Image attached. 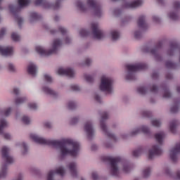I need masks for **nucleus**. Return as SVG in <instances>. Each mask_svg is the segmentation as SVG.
Returning a JSON list of instances; mask_svg holds the SVG:
<instances>
[{
    "mask_svg": "<svg viewBox=\"0 0 180 180\" xmlns=\"http://www.w3.org/2000/svg\"><path fill=\"white\" fill-rule=\"evenodd\" d=\"M95 99H96V101H97V102H99V103H101V96H99V95L96 94Z\"/></svg>",
    "mask_w": 180,
    "mask_h": 180,
    "instance_id": "nucleus-58",
    "label": "nucleus"
},
{
    "mask_svg": "<svg viewBox=\"0 0 180 180\" xmlns=\"http://www.w3.org/2000/svg\"><path fill=\"white\" fill-rule=\"evenodd\" d=\"M134 37L136 39H140L141 37V34L139 32H136L134 34Z\"/></svg>",
    "mask_w": 180,
    "mask_h": 180,
    "instance_id": "nucleus-55",
    "label": "nucleus"
},
{
    "mask_svg": "<svg viewBox=\"0 0 180 180\" xmlns=\"http://www.w3.org/2000/svg\"><path fill=\"white\" fill-rule=\"evenodd\" d=\"M43 91L44 92H45L46 94H48L49 95H53L54 96H56V95H57V93H56V91L51 90V89L49 88V87H43Z\"/></svg>",
    "mask_w": 180,
    "mask_h": 180,
    "instance_id": "nucleus-27",
    "label": "nucleus"
},
{
    "mask_svg": "<svg viewBox=\"0 0 180 180\" xmlns=\"http://www.w3.org/2000/svg\"><path fill=\"white\" fill-rule=\"evenodd\" d=\"M58 74H59V75H67L68 77L72 78L75 74V72H74V70L71 68H59L58 70Z\"/></svg>",
    "mask_w": 180,
    "mask_h": 180,
    "instance_id": "nucleus-14",
    "label": "nucleus"
},
{
    "mask_svg": "<svg viewBox=\"0 0 180 180\" xmlns=\"http://www.w3.org/2000/svg\"><path fill=\"white\" fill-rule=\"evenodd\" d=\"M146 133V134H150V129L147 127H142L141 129H136L134 131H133L131 134V136H136V134H139L141 131Z\"/></svg>",
    "mask_w": 180,
    "mask_h": 180,
    "instance_id": "nucleus-20",
    "label": "nucleus"
},
{
    "mask_svg": "<svg viewBox=\"0 0 180 180\" xmlns=\"http://www.w3.org/2000/svg\"><path fill=\"white\" fill-rule=\"evenodd\" d=\"M92 179L94 180H98L99 179V176H98V174H96V172H93L92 173Z\"/></svg>",
    "mask_w": 180,
    "mask_h": 180,
    "instance_id": "nucleus-51",
    "label": "nucleus"
},
{
    "mask_svg": "<svg viewBox=\"0 0 180 180\" xmlns=\"http://www.w3.org/2000/svg\"><path fill=\"white\" fill-rule=\"evenodd\" d=\"M142 153H143V149L140 148L136 150H134L132 154L134 157H139V155H141Z\"/></svg>",
    "mask_w": 180,
    "mask_h": 180,
    "instance_id": "nucleus-31",
    "label": "nucleus"
},
{
    "mask_svg": "<svg viewBox=\"0 0 180 180\" xmlns=\"http://www.w3.org/2000/svg\"><path fill=\"white\" fill-rule=\"evenodd\" d=\"M87 5L92 8L93 9V15L94 16H101L102 15V9L101 8V6L96 4L95 0H87Z\"/></svg>",
    "mask_w": 180,
    "mask_h": 180,
    "instance_id": "nucleus-8",
    "label": "nucleus"
},
{
    "mask_svg": "<svg viewBox=\"0 0 180 180\" xmlns=\"http://www.w3.org/2000/svg\"><path fill=\"white\" fill-rule=\"evenodd\" d=\"M85 78L88 82H94V77H92L91 76L86 75Z\"/></svg>",
    "mask_w": 180,
    "mask_h": 180,
    "instance_id": "nucleus-49",
    "label": "nucleus"
},
{
    "mask_svg": "<svg viewBox=\"0 0 180 180\" xmlns=\"http://www.w3.org/2000/svg\"><path fill=\"white\" fill-rule=\"evenodd\" d=\"M22 122L25 124H29V123H30V119L29 118V117L24 116L22 117Z\"/></svg>",
    "mask_w": 180,
    "mask_h": 180,
    "instance_id": "nucleus-45",
    "label": "nucleus"
},
{
    "mask_svg": "<svg viewBox=\"0 0 180 180\" xmlns=\"http://www.w3.org/2000/svg\"><path fill=\"white\" fill-rule=\"evenodd\" d=\"M167 68H176V65H175V63L171 62V61H167L166 62L165 64Z\"/></svg>",
    "mask_w": 180,
    "mask_h": 180,
    "instance_id": "nucleus-32",
    "label": "nucleus"
},
{
    "mask_svg": "<svg viewBox=\"0 0 180 180\" xmlns=\"http://www.w3.org/2000/svg\"><path fill=\"white\" fill-rule=\"evenodd\" d=\"M162 154V150L158 146L155 145L152 147V149L149 150V160H152L155 155H161Z\"/></svg>",
    "mask_w": 180,
    "mask_h": 180,
    "instance_id": "nucleus-13",
    "label": "nucleus"
},
{
    "mask_svg": "<svg viewBox=\"0 0 180 180\" xmlns=\"http://www.w3.org/2000/svg\"><path fill=\"white\" fill-rule=\"evenodd\" d=\"M91 32L94 39L101 40L103 37V32L99 29L98 23H91Z\"/></svg>",
    "mask_w": 180,
    "mask_h": 180,
    "instance_id": "nucleus-9",
    "label": "nucleus"
},
{
    "mask_svg": "<svg viewBox=\"0 0 180 180\" xmlns=\"http://www.w3.org/2000/svg\"><path fill=\"white\" fill-rule=\"evenodd\" d=\"M162 46V42L159 41L156 45V48L151 50V53L155 55V58L158 61H161V56H160V55L157 53V50H158V49H161Z\"/></svg>",
    "mask_w": 180,
    "mask_h": 180,
    "instance_id": "nucleus-18",
    "label": "nucleus"
},
{
    "mask_svg": "<svg viewBox=\"0 0 180 180\" xmlns=\"http://www.w3.org/2000/svg\"><path fill=\"white\" fill-rule=\"evenodd\" d=\"M138 92L141 95H145V94L147 92V90L146 89V87L141 86L138 88Z\"/></svg>",
    "mask_w": 180,
    "mask_h": 180,
    "instance_id": "nucleus-37",
    "label": "nucleus"
},
{
    "mask_svg": "<svg viewBox=\"0 0 180 180\" xmlns=\"http://www.w3.org/2000/svg\"><path fill=\"white\" fill-rule=\"evenodd\" d=\"M8 68H9L10 71H15V68L13 67V65H12V64H10L8 65Z\"/></svg>",
    "mask_w": 180,
    "mask_h": 180,
    "instance_id": "nucleus-62",
    "label": "nucleus"
},
{
    "mask_svg": "<svg viewBox=\"0 0 180 180\" xmlns=\"http://www.w3.org/2000/svg\"><path fill=\"white\" fill-rule=\"evenodd\" d=\"M6 32V30L5 28H2L0 31V39H2L4 36H5V32Z\"/></svg>",
    "mask_w": 180,
    "mask_h": 180,
    "instance_id": "nucleus-50",
    "label": "nucleus"
},
{
    "mask_svg": "<svg viewBox=\"0 0 180 180\" xmlns=\"http://www.w3.org/2000/svg\"><path fill=\"white\" fill-rule=\"evenodd\" d=\"M68 106L69 109L72 110V109H75V108H77V104H75V103H74L72 101H70L68 103Z\"/></svg>",
    "mask_w": 180,
    "mask_h": 180,
    "instance_id": "nucleus-41",
    "label": "nucleus"
},
{
    "mask_svg": "<svg viewBox=\"0 0 180 180\" xmlns=\"http://www.w3.org/2000/svg\"><path fill=\"white\" fill-rule=\"evenodd\" d=\"M2 158L5 160L7 164H12L13 162V158L9 155V148L7 147H3L1 150Z\"/></svg>",
    "mask_w": 180,
    "mask_h": 180,
    "instance_id": "nucleus-11",
    "label": "nucleus"
},
{
    "mask_svg": "<svg viewBox=\"0 0 180 180\" xmlns=\"http://www.w3.org/2000/svg\"><path fill=\"white\" fill-rule=\"evenodd\" d=\"M26 101L25 98H18L15 99V103L16 105H20V103H23Z\"/></svg>",
    "mask_w": 180,
    "mask_h": 180,
    "instance_id": "nucleus-38",
    "label": "nucleus"
},
{
    "mask_svg": "<svg viewBox=\"0 0 180 180\" xmlns=\"http://www.w3.org/2000/svg\"><path fill=\"white\" fill-rule=\"evenodd\" d=\"M77 6L80 9V11H82V12H85V11H86V8H85V6H84V4H82V2L80 1L77 2Z\"/></svg>",
    "mask_w": 180,
    "mask_h": 180,
    "instance_id": "nucleus-29",
    "label": "nucleus"
},
{
    "mask_svg": "<svg viewBox=\"0 0 180 180\" xmlns=\"http://www.w3.org/2000/svg\"><path fill=\"white\" fill-rule=\"evenodd\" d=\"M35 5H43V6H44L46 9L50 8H53V9H58V8H60V1H58L55 5H51L46 0H36Z\"/></svg>",
    "mask_w": 180,
    "mask_h": 180,
    "instance_id": "nucleus-10",
    "label": "nucleus"
},
{
    "mask_svg": "<svg viewBox=\"0 0 180 180\" xmlns=\"http://www.w3.org/2000/svg\"><path fill=\"white\" fill-rule=\"evenodd\" d=\"M155 139L157 140L159 144H162V141L165 137V134L164 132H160L155 135Z\"/></svg>",
    "mask_w": 180,
    "mask_h": 180,
    "instance_id": "nucleus-23",
    "label": "nucleus"
},
{
    "mask_svg": "<svg viewBox=\"0 0 180 180\" xmlns=\"http://www.w3.org/2000/svg\"><path fill=\"white\" fill-rule=\"evenodd\" d=\"M68 168H69V171L73 177H77L78 175V172H77V163L75 162H70L68 165Z\"/></svg>",
    "mask_w": 180,
    "mask_h": 180,
    "instance_id": "nucleus-17",
    "label": "nucleus"
},
{
    "mask_svg": "<svg viewBox=\"0 0 180 180\" xmlns=\"http://www.w3.org/2000/svg\"><path fill=\"white\" fill-rule=\"evenodd\" d=\"M143 1L141 0H137L132 3H127L124 5L125 8H137L142 5Z\"/></svg>",
    "mask_w": 180,
    "mask_h": 180,
    "instance_id": "nucleus-21",
    "label": "nucleus"
},
{
    "mask_svg": "<svg viewBox=\"0 0 180 180\" xmlns=\"http://www.w3.org/2000/svg\"><path fill=\"white\" fill-rule=\"evenodd\" d=\"M142 115L143 117H151V112H147V111H143L142 112Z\"/></svg>",
    "mask_w": 180,
    "mask_h": 180,
    "instance_id": "nucleus-47",
    "label": "nucleus"
},
{
    "mask_svg": "<svg viewBox=\"0 0 180 180\" xmlns=\"http://www.w3.org/2000/svg\"><path fill=\"white\" fill-rule=\"evenodd\" d=\"M55 174H58V175H60V176H64L65 169H64V167H59L55 171L49 172L48 174L47 180H53V176H54Z\"/></svg>",
    "mask_w": 180,
    "mask_h": 180,
    "instance_id": "nucleus-12",
    "label": "nucleus"
},
{
    "mask_svg": "<svg viewBox=\"0 0 180 180\" xmlns=\"http://www.w3.org/2000/svg\"><path fill=\"white\" fill-rule=\"evenodd\" d=\"M150 91L151 92H158V86H157V85L155 84H153L151 86H150Z\"/></svg>",
    "mask_w": 180,
    "mask_h": 180,
    "instance_id": "nucleus-43",
    "label": "nucleus"
},
{
    "mask_svg": "<svg viewBox=\"0 0 180 180\" xmlns=\"http://www.w3.org/2000/svg\"><path fill=\"white\" fill-rule=\"evenodd\" d=\"M59 32H60L62 34H65V33H67V30L62 27H59Z\"/></svg>",
    "mask_w": 180,
    "mask_h": 180,
    "instance_id": "nucleus-54",
    "label": "nucleus"
},
{
    "mask_svg": "<svg viewBox=\"0 0 180 180\" xmlns=\"http://www.w3.org/2000/svg\"><path fill=\"white\" fill-rule=\"evenodd\" d=\"M169 18H170V19H172V20H176V19H178V15H176V13H170L169 14Z\"/></svg>",
    "mask_w": 180,
    "mask_h": 180,
    "instance_id": "nucleus-39",
    "label": "nucleus"
},
{
    "mask_svg": "<svg viewBox=\"0 0 180 180\" xmlns=\"http://www.w3.org/2000/svg\"><path fill=\"white\" fill-rule=\"evenodd\" d=\"M152 125L155 126V127H160L161 126V122L158 120H153L151 121Z\"/></svg>",
    "mask_w": 180,
    "mask_h": 180,
    "instance_id": "nucleus-34",
    "label": "nucleus"
},
{
    "mask_svg": "<svg viewBox=\"0 0 180 180\" xmlns=\"http://www.w3.org/2000/svg\"><path fill=\"white\" fill-rule=\"evenodd\" d=\"M111 35L112 40H117L119 39V32H117V31H112Z\"/></svg>",
    "mask_w": 180,
    "mask_h": 180,
    "instance_id": "nucleus-33",
    "label": "nucleus"
},
{
    "mask_svg": "<svg viewBox=\"0 0 180 180\" xmlns=\"http://www.w3.org/2000/svg\"><path fill=\"white\" fill-rule=\"evenodd\" d=\"M4 137L6 140H9L11 139V135H9V134H4Z\"/></svg>",
    "mask_w": 180,
    "mask_h": 180,
    "instance_id": "nucleus-59",
    "label": "nucleus"
},
{
    "mask_svg": "<svg viewBox=\"0 0 180 180\" xmlns=\"http://www.w3.org/2000/svg\"><path fill=\"white\" fill-rule=\"evenodd\" d=\"M173 6H174V11H178V9H179V8H180V3H179V1H175L173 4Z\"/></svg>",
    "mask_w": 180,
    "mask_h": 180,
    "instance_id": "nucleus-44",
    "label": "nucleus"
},
{
    "mask_svg": "<svg viewBox=\"0 0 180 180\" xmlns=\"http://www.w3.org/2000/svg\"><path fill=\"white\" fill-rule=\"evenodd\" d=\"M71 89H72V91H79V88L78 87V86H71Z\"/></svg>",
    "mask_w": 180,
    "mask_h": 180,
    "instance_id": "nucleus-57",
    "label": "nucleus"
},
{
    "mask_svg": "<svg viewBox=\"0 0 180 180\" xmlns=\"http://www.w3.org/2000/svg\"><path fill=\"white\" fill-rule=\"evenodd\" d=\"M178 124H179V123L176 120H173L170 122L169 129H170V131H172V133H176V126H178Z\"/></svg>",
    "mask_w": 180,
    "mask_h": 180,
    "instance_id": "nucleus-24",
    "label": "nucleus"
},
{
    "mask_svg": "<svg viewBox=\"0 0 180 180\" xmlns=\"http://www.w3.org/2000/svg\"><path fill=\"white\" fill-rule=\"evenodd\" d=\"M152 78H153V79H157V78H158V73L153 72L152 74Z\"/></svg>",
    "mask_w": 180,
    "mask_h": 180,
    "instance_id": "nucleus-56",
    "label": "nucleus"
},
{
    "mask_svg": "<svg viewBox=\"0 0 180 180\" xmlns=\"http://www.w3.org/2000/svg\"><path fill=\"white\" fill-rule=\"evenodd\" d=\"M166 78H167V79H172V75H171V74H169V73L167 74V75H166Z\"/></svg>",
    "mask_w": 180,
    "mask_h": 180,
    "instance_id": "nucleus-64",
    "label": "nucleus"
},
{
    "mask_svg": "<svg viewBox=\"0 0 180 180\" xmlns=\"http://www.w3.org/2000/svg\"><path fill=\"white\" fill-rule=\"evenodd\" d=\"M39 19V15L36 13H31V22H33V20H36Z\"/></svg>",
    "mask_w": 180,
    "mask_h": 180,
    "instance_id": "nucleus-42",
    "label": "nucleus"
},
{
    "mask_svg": "<svg viewBox=\"0 0 180 180\" xmlns=\"http://www.w3.org/2000/svg\"><path fill=\"white\" fill-rule=\"evenodd\" d=\"M30 139L39 143V144H45L46 146H53L55 148H60L61 152V157H65L68 154H70L72 157H75L79 149L78 143L71 139H64L62 141H50L40 138L34 134L30 135Z\"/></svg>",
    "mask_w": 180,
    "mask_h": 180,
    "instance_id": "nucleus-1",
    "label": "nucleus"
},
{
    "mask_svg": "<svg viewBox=\"0 0 180 180\" xmlns=\"http://www.w3.org/2000/svg\"><path fill=\"white\" fill-rule=\"evenodd\" d=\"M30 4V0H18V5L19 6H13V5L9 6V9L11 12L13 13V15H15V18L16 22H18V25L22 26V24L23 23V19L19 15H16L18 12H20L21 8H25V6H27Z\"/></svg>",
    "mask_w": 180,
    "mask_h": 180,
    "instance_id": "nucleus-2",
    "label": "nucleus"
},
{
    "mask_svg": "<svg viewBox=\"0 0 180 180\" xmlns=\"http://www.w3.org/2000/svg\"><path fill=\"white\" fill-rule=\"evenodd\" d=\"M29 106H30V109H37V105H36V104H29Z\"/></svg>",
    "mask_w": 180,
    "mask_h": 180,
    "instance_id": "nucleus-61",
    "label": "nucleus"
},
{
    "mask_svg": "<svg viewBox=\"0 0 180 180\" xmlns=\"http://www.w3.org/2000/svg\"><path fill=\"white\" fill-rule=\"evenodd\" d=\"M11 37L14 41H19L20 40V37L16 33H13Z\"/></svg>",
    "mask_w": 180,
    "mask_h": 180,
    "instance_id": "nucleus-35",
    "label": "nucleus"
},
{
    "mask_svg": "<svg viewBox=\"0 0 180 180\" xmlns=\"http://www.w3.org/2000/svg\"><path fill=\"white\" fill-rule=\"evenodd\" d=\"M61 46V41L60 39H55L53 42L52 49L49 51L44 50L41 46H37L36 50L37 53L41 54V56H51V54H56L58 48Z\"/></svg>",
    "mask_w": 180,
    "mask_h": 180,
    "instance_id": "nucleus-4",
    "label": "nucleus"
},
{
    "mask_svg": "<svg viewBox=\"0 0 180 180\" xmlns=\"http://www.w3.org/2000/svg\"><path fill=\"white\" fill-rule=\"evenodd\" d=\"M176 47H178V45L176 44V43L172 42L170 44V49L167 51L168 56H173L174 51L175 50V49H176Z\"/></svg>",
    "mask_w": 180,
    "mask_h": 180,
    "instance_id": "nucleus-25",
    "label": "nucleus"
},
{
    "mask_svg": "<svg viewBox=\"0 0 180 180\" xmlns=\"http://www.w3.org/2000/svg\"><path fill=\"white\" fill-rule=\"evenodd\" d=\"M126 68L128 71V74L126 76L127 79L129 81H134L136 79V76H134V73L136 71H140L141 70H146L147 68V65L144 63H137L136 65H127Z\"/></svg>",
    "mask_w": 180,
    "mask_h": 180,
    "instance_id": "nucleus-3",
    "label": "nucleus"
},
{
    "mask_svg": "<svg viewBox=\"0 0 180 180\" xmlns=\"http://www.w3.org/2000/svg\"><path fill=\"white\" fill-rule=\"evenodd\" d=\"M150 172H151V170L150 169V168L145 169L143 171V178H148V176H150Z\"/></svg>",
    "mask_w": 180,
    "mask_h": 180,
    "instance_id": "nucleus-28",
    "label": "nucleus"
},
{
    "mask_svg": "<svg viewBox=\"0 0 180 180\" xmlns=\"http://www.w3.org/2000/svg\"><path fill=\"white\" fill-rule=\"evenodd\" d=\"M79 34L80 36H82V37H86V36H89L90 32H88L86 30H81L79 32Z\"/></svg>",
    "mask_w": 180,
    "mask_h": 180,
    "instance_id": "nucleus-30",
    "label": "nucleus"
},
{
    "mask_svg": "<svg viewBox=\"0 0 180 180\" xmlns=\"http://www.w3.org/2000/svg\"><path fill=\"white\" fill-rule=\"evenodd\" d=\"M108 119H109V115L108 114V112H103L101 115V120H100L101 127L103 131H104L106 136H108V137H109L110 139H112L113 140H116V137L115 136V135L108 131V127H106V124H105V120Z\"/></svg>",
    "mask_w": 180,
    "mask_h": 180,
    "instance_id": "nucleus-6",
    "label": "nucleus"
},
{
    "mask_svg": "<svg viewBox=\"0 0 180 180\" xmlns=\"http://www.w3.org/2000/svg\"><path fill=\"white\" fill-rule=\"evenodd\" d=\"M105 159L110 162L111 174L117 175V174H119V167H117V163L120 161V158L108 157Z\"/></svg>",
    "mask_w": 180,
    "mask_h": 180,
    "instance_id": "nucleus-7",
    "label": "nucleus"
},
{
    "mask_svg": "<svg viewBox=\"0 0 180 180\" xmlns=\"http://www.w3.org/2000/svg\"><path fill=\"white\" fill-rule=\"evenodd\" d=\"M123 171L125 173L130 172V171H131V166H130L129 165H124L123 166Z\"/></svg>",
    "mask_w": 180,
    "mask_h": 180,
    "instance_id": "nucleus-36",
    "label": "nucleus"
},
{
    "mask_svg": "<svg viewBox=\"0 0 180 180\" xmlns=\"http://www.w3.org/2000/svg\"><path fill=\"white\" fill-rule=\"evenodd\" d=\"M138 26L141 29H146L147 27V23H146V18L143 15H141L138 19Z\"/></svg>",
    "mask_w": 180,
    "mask_h": 180,
    "instance_id": "nucleus-22",
    "label": "nucleus"
},
{
    "mask_svg": "<svg viewBox=\"0 0 180 180\" xmlns=\"http://www.w3.org/2000/svg\"><path fill=\"white\" fill-rule=\"evenodd\" d=\"M112 84H113V81L110 77L103 76L100 84L101 91H105L108 94H112Z\"/></svg>",
    "mask_w": 180,
    "mask_h": 180,
    "instance_id": "nucleus-5",
    "label": "nucleus"
},
{
    "mask_svg": "<svg viewBox=\"0 0 180 180\" xmlns=\"http://www.w3.org/2000/svg\"><path fill=\"white\" fill-rule=\"evenodd\" d=\"M78 122V118H73L71 121V124H75V123Z\"/></svg>",
    "mask_w": 180,
    "mask_h": 180,
    "instance_id": "nucleus-60",
    "label": "nucleus"
},
{
    "mask_svg": "<svg viewBox=\"0 0 180 180\" xmlns=\"http://www.w3.org/2000/svg\"><path fill=\"white\" fill-rule=\"evenodd\" d=\"M171 112L172 113H176V112H178V107L176 106L172 107Z\"/></svg>",
    "mask_w": 180,
    "mask_h": 180,
    "instance_id": "nucleus-53",
    "label": "nucleus"
},
{
    "mask_svg": "<svg viewBox=\"0 0 180 180\" xmlns=\"http://www.w3.org/2000/svg\"><path fill=\"white\" fill-rule=\"evenodd\" d=\"M8 126V123L4 119L0 120V134H4V129Z\"/></svg>",
    "mask_w": 180,
    "mask_h": 180,
    "instance_id": "nucleus-26",
    "label": "nucleus"
},
{
    "mask_svg": "<svg viewBox=\"0 0 180 180\" xmlns=\"http://www.w3.org/2000/svg\"><path fill=\"white\" fill-rule=\"evenodd\" d=\"M44 79H45V81H46L47 82H53V79L51 78V77H50L47 75H44Z\"/></svg>",
    "mask_w": 180,
    "mask_h": 180,
    "instance_id": "nucleus-48",
    "label": "nucleus"
},
{
    "mask_svg": "<svg viewBox=\"0 0 180 180\" xmlns=\"http://www.w3.org/2000/svg\"><path fill=\"white\" fill-rule=\"evenodd\" d=\"M11 112H12V108H8L4 112L5 116H9V115L11 114Z\"/></svg>",
    "mask_w": 180,
    "mask_h": 180,
    "instance_id": "nucleus-52",
    "label": "nucleus"
},
{
    "mask_svg": "<svg viewBox=\"0 0 180 180\" xmlns=\"http://www.w3.org/2000/svg\"><path fill=\"white\" fill-rule=\"evenodd\" d=\"M120 13V10L119 9H116L114 11V15H115V16H117V15H119Z\"/></svg>",
    "mask_w": 180,
    "mask_h": 180,
    "instance_id": "nucleus-63",
    "label": "nucleus"
},
{
    "mask_svg": "<svg viewBox=\"0 0 180 180\" xmlns=\"http://www.w3.org/2000/svg\"><path fill=\"white\" fill-rule=\"evenodd\" d=\"M163 98H171V93L168 90H165Z\"/></svg>",
    "mask_w": 180,
    "mask_h": 180,
    "instance_id": "nucleus-46",
    "label": "nucleus"
},
{
    "mask_svg": "<svg viewBox=\"0 0 180 180\" xmlns=\"http://www.w3.org/2000/svg\"><path fill=\"white\" fill-rule=\"evenodd\" d=\"M27 72L32 77H36V74L37 72V68H36V65H34L33 63H30L27 68Z\"/></svg>",
    "mask_w": 180,
    "mask_h": 180,
    "instance_id": "nucleus-19",
    "label": "nucleus"
},
{
    "mask_svg": "<svg viewBox=\"0 0 180 180\" xmlns=\"http://www.w3.org/2000/svg\"><path fill=\"white\" fill-rule=\"evenodd\" d=\"M0 53L1 54V56H5L6 57L8 56H12V54H13V48H3L2 46H0Z\"/></svg>",
    "mask_w": 180,
    "mask_h": 180,
    "instance_id": "nucleus-16",
    "label": "nucleus"
},
{
    "mask_svg": "<svg viewBox=\"0 0 180 180\" xmlns=\"http://www.w3.org/2000/svg\"><path fill=\"white\" fill-rule=\"evenodd\" d=\"M84 130L87 134L88 139L91 140L94 136V128L92 127V124L90 122H86L84 125Z\"/></svg>",
    "mask_w": 180,
    "mask_h": 180,
    "instance_id": "nucleus-15",
    "label": "nucleus"
},
{
    "mask_svg": "<svg viewBox=\"0 0 180 180\" xmlns=\"http://www.w3.org/2000/svg\"><path fill=\"white\" fill-rule=\"evenodd\" d=\"M8 165H6V163H4L2 165L1 167V172L3 174V176H5V175H6V168H7Z\"/></svg>",
    "mask_w": 180,
    "mask_h": 180,
    "instance_id": "nucleus-40",
    "label": "nucleus"
}]
</instances>
